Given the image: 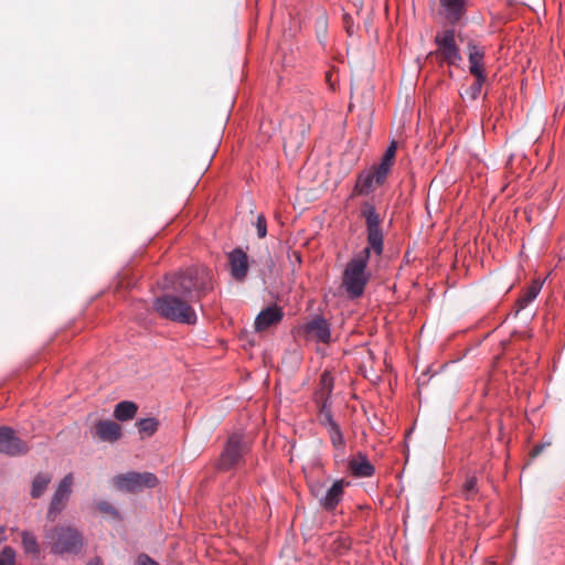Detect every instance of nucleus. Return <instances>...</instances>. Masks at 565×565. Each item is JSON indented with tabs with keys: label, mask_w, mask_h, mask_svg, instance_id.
Listing matches in <instances>:
<instances>
[{
	"label": "nucleus",
	"mask_w": 565,
	"mask_h": 565,
	"mask_svg": "<svg viewBox=\"0 0 565 565\" xmlns=\"http://www.w3.org/2000/svg\"><path fill=\"white\" fill-rule=\"evenodd\" d=\"M360 214L365 221L367 245L345 264L341 284L347 296L352 300L362 297L370 281L371 274L367 271V265L371 253L381 256L384 252L383 220L375 205L371 201L363 202Z\"/></svg>",
	"instance_id": "1"
},
{
	"label": "nucleus",
	"mask_w": 565,
	"mask_h": 565,
	"mask_svg": "<svg viewBox=\"0 0 565 565\" xmlns=\"http://www.w3.org/2000/svg\"><path fill=\"white\" fill-rule=\"evenodd\" d=\"M154 311L163 319L182 324H195L198 316L191 300L174 294H164L153 300Z\"/></svg>",
	"instance_id": "2"
},
{
	"label": "nucleus",
	"mask_w": 565,
	"mask_h": 565,
	"mask_svg": "<svg viewBox=\"0 0 565 565\" xmlns=\"http://www.w3.org/2000/svg\"><path fill=\"white\" fill-rule=\"evenodd\" d=\"M170 285L183 298L192 300L193 292L203 294L210 288L209 273L205 269L186 268L171 276Z\"/></svg>",
	"instance_id": "3"
},
{
	"label": "nucleus",
	"mask_w": 565,
	"mask_h": 565,
	"mask_svg": "<svg viewBox=\"0 0 565 565\" xmlns=\"http://www.w3.org/2000/svg\"><path fill=\"white\" fill-rule=\"evenodd\" d=\"M51 552L54 554H77L83 546L81 533L71 526H55L46 534Z\"/></svg>",
	"instance_id": "4"
},
{
	"label": "nucleus",
	"mask_w": 565,
	"mask_h": 565,
	"mask_svg": "<svg viewBox=\"0 0 565 565\" xmlns=\"http://www.w3.org/2000/svg\"><path fill=\"white\" fill-rule=\"evenodd\" d=\"M434 43L436 45L435 55L440 64L459 67L462 62V55L456 41L455 29H446L438 31L435 35Z\"/></svg>",
	"instance_id": "5"
},
{
	"label": "nucleus",
	"mask_w": 565,
	"mask_h": 565,
	"mask_svg": "<svg viewBox=\"0 0 565 565\" xmlns=\"http://www.w3.org/2000/svg\"><path fill=\"white\" fill-rule=\"evenodd\" d=\"M247 451L246 444L243 436L239 434H232L220 456L217 467L220 470L227 471L234 468L242 460L244 454Z\"/></svg>",
	"instance_id": "6"
},
{
	"label": "nucleus",
	"mask_w": 565,
	"mask_h": 565,
	"mask_svg": "<svg viewBox=\"0 0 565 565\" xmlns=\"http://www.w3.org/2000/svg\"><path fill=\"white\" fill-rule=\"evenodd\" d=\"M114 481L119 490L136 492L143 488H154L158 483V478L152 472L130 471L116 476Z\"/></svg>",
	"instance_id": "7"
},
{
	"label": "nucleus",
	"mask_w": 565,
	"mask_h": 565,
	"mask_svg": "<svg viewBox=\"0 0 565 565\" xmlns=\"http://www.w3.org/2000/svg\"><path fill=\"white\" fill-rule=\"evenodd\" d=\"M73 483L74 476L71 472L65 475L64 478L58 482L47 509L49 520L54 521L56 516L65 509L72 493Z\"/></svg>",
	"instance_id": "8"
},
{
	"label": "nucleus",
	"mask_w": 565,
	"mask_h": 565,
	"mask_svg": "<svg viewBox=\"0 0 565 565\" xmlns=\"http://www.w3.org/2000/svg\"><path fill=\"white\" fill-rule=\"evenodd\" d=\"M350 482L344 479L335 480L332 486L326 491V493L319 497L321 486L312 487L311 492L316 498H319L320 507L327 511L332 512L337 509L339 503L342 501L344 495V487L349 486Z\"/></svg>",
	"instance_id": "9"
},
{
	"label": "nucleus",
	"mask_w": 565,
	"mask_h": 565,
	"mask_svg": "<svg viewBox=\"0 0 565 565\" xmlns=\"http://www.w3.org/2000/svg\"><path fill=\"white\" fill-rule=\"evenodd\" d=\"M29 447L25 441L15 436L12 428L0 427V452L8 456H20L26 454Z\"/></svg>",
	"instance_id": "10"
},
{
	"label": "nucleus",
	"mask_w": 565,
	"mask_h": 565,
	"mask_svg": "<svg viewBox=\"0 0 565 565\" xmlns=\"http://www.w3.org/2000/svg\"><path fill=\"white\" fill-rule=\"evenodd\" d=\"M228 269L231 277L238 282H243L248 274L249 258L245 250L235 247L227 254Z\"/></svg>",
	"instance_id": "11"
},
{
	"label": "nucleus",
	"mask_w": 565,
	"mask_h": 565,
	"mask_svg": "<svg viewBox=\"0 0 565 565\" xmlns=\"http://www.w3.org/2000/svg\"><path fill=\"white\" fill-rule=\"evenodd\" d=\"M307 339L328 344L331 341L330 323L322 316H316L301 328Z\"/></svg>",
	"instance_id": "12"
},
{
	"label": "nucleus",
	"mask_w": 565,
	"mask_h": 565,
	"mask_svg": "<svg viewBox=\"0 0 565 565\" xmlns=\"http://www.w3.org/2000/svg\"><path fill=\"white\" fill-rule=\"evenodd\" d=\"M385 180V178L380 179V174L373 168L364 170L358 174L351 196L369 195L377 186L384 184Z\"/></svg>",
	"instance_id": "13"
},
{
	"label": "nucleus",
	"mask_w": 565,
	"mask_h": 565,
	"mask_svg": "<svg viewBox=\"0 0 565 565\" xmlns=\"http://www.w3.org/2000/svg\"><path fill=\"white\" fill-rule=\"evenodd\" d=\"M467 53L469 62V73L473 77H481V75H487L484 68V47L471 40L467 43Z\"/></svg>",
	"instance_id": "14"
},
{
	"label": "nucleus",
	"mask_w": 565,
	"mask_h": 565,
	"mask_svg": "<svg viewBox=\"0 0 565 565\" xmlns=\"http://www.w3.org/2000/svg\"><path fill=\"white\" fill-rule=\"evenodd\" d=\"M95 435L102 441L115 443L120 439L122 431L120 425L116 422L102 419L95 425Z\"/></svg>",
	"instance_id": "15"
},
{
	"label": "nucleus",
	"mask_w": 565,
	"mask_h": 565,
	"mask_svg": "<svg viewBox=\"0 0 565 565\" xmlns=\"http://www.w3.org/2000/svg\"><path fill=\"white\" fill-rule=\"evenodd\" d=\"M348 467L351 473L358 478H370L375 473L374 466L369 461L367 456L362 451H359L353 458L349 460Z\"/></svg>",
	"instance_id": "16"
},
{
	"label": "nucleus",
	"mask_w": 565,
	"mask_h": 565,
	"mask_svg": "<svg viewBox=\"0 0 565 565\" xmlns=\"http://www.w3.org/2000/svg\"><path fill=\"white\" fill-rule=\"evenodd\" d=\"M282 310L277 306H270L262 310L255 319V328L263 331L281 321Z\"/></svg>",
	"instance_id": "17"
},
{
	"label": "nucleus",
	"mask_w": 565,
	"mask_h": 565,
	"mask_svg": "<svg viewBox=\"0 0 565 565\" xmlns=\"http://www.w3.org/2000/svg\"><path fill=\"white\" fill-rule=\"evenodd\" d=\"M543 282L539 279L533 280L515 301V315L524 310L539 296Z\"/></svg>",
	"instance_id": "18"
},
{
	"label": "nucleus",
	"mask_w": 565,
	"mask_h": 565,
	"mask_svg": "<svg viewBox=\"0 0 565 565\" xmlns=\"http://www.w3.org/2000/svg\"><path fill=\"white\" fill-rule=\"evenodd\" d=\"M445 15L452 24L462 19L466 13V0H440Z\"/></svg>",
	"instance_id": "19"
},
{
	"label": "nucleus",
	"mask_w": 565,
	"mask_h": 565,
	"mask_svg": "<svg viewBox=\"0 0 565 565\" xmlns=\"http://www.w3.org/2000/svg\"><path fill=\"white\" fill-rule=\"evenodd\" d=\"M328 431V435H329V438H330V443L334 449V460L335 461H343L344 458H345V447H347V441L344 439V435H343V431L341 429V427H337V428H332L330 430H327Z\"/></svg>",
	"instance_id": "20"
},
{
	"label": "nucleus",
	"mask_w": 565,
	"mask_h": 565,
	"mask_svg": "<svg viewBox=\"0 0 565 565\" xmlns=\"http://www.w3.org/2000/svg\"><path fill=\"white\" fill-rule=\"evenodd\" d=\"M52 481V475L47 472H40L38 473L33 480L31 486V497L33 499H39L43 495L45 490L47 489L49 484Z\"/></svg>",
	"instance_id": "21"
},
{
	"label": "nucleus",
	"mask_w": 565,
	"mask_h": 565,
	"mask_svg": "<svg viewBox=\"0 0 565 565\" xmlns=\"http://www.w3.org/2000/svg\"><path fill=\"white\" fill-rule=\"evenodd\" d=\"M138 411L136 403L130 401H122L115 406L114 416L116 419L125 422L134 418Z\"/></svg>",
	"instance_id": "22"
},
{
	"label": "nucleus",
	"mask_w": 565,
	"mask_h": 565,
	"mask_svg": "<svg viewBox=\"0 0 565 565\" xmlns=\"http://www.w3.org/2000/svg\"><path fill=\"white\" fill-rule=\"evenodd\" d=\"M292 124L295 126H297V131H296L295 136L292 137L294 145L296 147H300L302 145V142H303V139H305L306 135L310 130V124L305 121V119L301 116L294 117L292 118Z\"/></svg>",
	"instance_id": "23"
},
{
	"label": "nucleus",
	"mask_w": 565,
	"mask_h": 565,
	"mask_svg": "<svg viewBox=\"0 0 565 565\" xmlns=\"http://www.w3.org/2000/svg\"><path fill=\"white\" fill-rule=\"evenodd\" d=\"M21 537L24 552L38 557L40 555V545L35 535L29 531H23Z\"/></svg>",
	"instance_id": "24"
},
{
	"label": "nucleus",
	"mask_w": 565,
	"mask_h": 565,
	"mask_svg": "<svg viewBox=\"0 0 565 565\" xmlns=\"http://www.w3.org/2000/svg\"><path fill=\"white\" fill-rule=\"evenodd\" d=\"M136 425L142 437H150L158 430L159 422L154 417H148L138 420Z\"/></svg>",
	"instance_id": "25"
},
{
	"label": "nucleus",
	"mask_w": 565,
	"mask_h": 565,
	"mask_svg": "<svg viewBox=\"0 0 565 565\" xmlns=\"http://www.w3.org/2000/svg\"><path fill=\"white\" fill-rule=\"evenodd\" d=\"M478 479L476 476H468L462 484L461 494L465 500H473L478 494Z\"/></svg>",
	"instance_id": "26"
},
{
	"label": "nucleus",
	"mask_w": 565,
	"mask_h": 565,
	"mask_svg": "<svg viewBox=\"0 0 565 565\" xmlns=\"http://www.w3.org/2000/svg\"><path fill=\"white\" fill-rule=\"evenodd\" d=\"M487 81V75H481V77H475V82L471 84V86L467 89V95L471 99H477L479 95L481 94V89L483 84Z\"/></svg>",
	"instance_id": "27"
},
{
	"label": "nucleus",
	"mask_w": 565,
	"mask_h": 565,
	"mask_svg": "<svg viewBox=\"0 0 565 565\" xmlns=\"http://www.w3.org/2000/svg\"><path fill=\"white\" fill-rule=\"evenodd\" d=\"M393 164H394L393 160L383 156L381 159V162L377 166H374L373 169H375L377 171V174H380V179H382V178L386 179Z\"/></svg>",
	"instance_id": "28"
},
{
	"label": "nucleus",
	"mask_w": 565,
	"mask_h": 565,
	"mask_svg": "<svg viewBox=\"0 0 565 565\" xmlns=\"http://www.w3.org/2000/svg\"><path fill=\"white\" fill-rule=\"evenodd\" d=\"M15 551L11 546H4L0 552V565H14Z\"/></svg>",
	"instance_id": "29"
},
{
	"label": "nucleus",
	"mask_w": 565,
	"mask_h": 565,
	"mask_svg": "<svg viewBox=\"0 0 565 565\" xmlns=\"http://www.w3.org/2000/svg\"><path fill=\"white\" fill-rule=\"evenodd\" d=\"M255 225H256L257 236L259 238H264L267 234V222L263 214L257 216Z\"/></svg>",
	"instance_id": "30"
},
{
	"label": "nucleus",
	"mask_w": 565,
	"mask_h": 565,
	"mask_svg": "<svg viewBox=\"0 0 565 565\" xmlns=\"http://www.w3.org/2000/svg\"><path fill=\"white\" fill-rule=\"evenodd\" d=\"M321 425L327 429L330 430L333 427H339V424L334 420L332 413L331 414H324L319 416Z\"/></svg>",
	"instance_id": "31"
},
{
	"label": "nucleus",
	"mask_w": 565,
	"mask_h": 565,
	"mask_svg": "<svg viewBox=\"0 0 565 565\" xmlns=\"http://www.w3.org/2000/svg\"><path fill=\"white\" fill-rule=\"evenodd\" d=\"M97 509L100 512L109 513V514H113V515H117V511L107 501H99V502H97Z\"/></svg>",
	"instance_id": "32"
},
{
	"label": "nucleus",
	"mask_w": 565,
	"mask_h": 565,
	"mask_svg": "<svg viewBox=\"0 0 565 565\" xmlns=\"http://www.w3.org/2000/svg\"><path fill=\"white\" fill-rule=\"evenodd\" d=\"M136 565H159V564L154 559H152L149 555L142 553L137 557Z\"/></svg>",
	"instance_id": "33"
},
{
	"label": "nucleus",
	"mask_w": 565,
	"mask_h": 565,
	"mask_svg": "<svg viewBox=\"0 0 565 565\" xmlns=\"http://www.w3.org/2000/svg\"><path fill=\"white\" fill-rule=\"evenodd\" d=\"M396 149H397V142L395 140H392L383 156H385L386 158H390L391 160L394 161L395 156H396Z\"/></svg>",
	"instance_id": "34"
},
{
	"label": "nucleus",
	"mask_w": 565,
	"mask_h": 565,
	"mask_svg": "<svg viewBox=\"0 0 565 565\" xmlns=\"http://www.w3.org/2000/svg\"><path fill=\"white\" fill-rule=\"evenodd\" d=\"M331 413L332 412H331V408H330V405H329V397H327L323 401V403H322V405L320 407L319 416L324 415V414H331Z\"/></svg>",
	"instance_id": "35"
},
{
	"label": "nucleus",
	"mask_w": 565,
	"mask_h": 565,
	"mask_svg": "<svg viewBox=\"0 0 565 565\" xmlns=\"http://www.w3.org/2000/svg\"><path fill=\"white\" fill-rule=\"evenodd\" d=\"M321 384L327 387V390L329 391V393L331 392V388H332V384H331V380L328 375L327 372H324L322 375H321Z\"/></svg>",
	"instance_id": "36"
},
{
	"label": "nucleus",
	"mask_w": 565,
	"mask_h": 565,
	"mask_svg": "<svg viewBox=\"0 0 565 565\" xmlns=\"http://www.w3.org/2000/svg\"><path fill=\"white\" fill-rule=\"evenodd\" d=\"M87 565H103V563H102L100 558L96 557V558L89 561Z\"/></svg>",
	"instance_id": "37"
},
{
	"label": "nucleus",
	"mask_w": 565,
	"mask_h": 565,
	"mask_svg": "<svg viewBox=\"0 0 565 565\" xmlns=\"http://www.w3.org/2000/svg\"><path fill=\"white\" fill-rule=\"evenodd\" d=\"M542 450V446H535L533 449V455L536 456Z\"/></svg>",
	"instance_id": "38"
},
{
	"label": "nucleus",
	"mask_w": 565,
	"mask_h": 565,
	"mask_svg": "<svg viewBox=\"0 0 565 565\" xmlns=\"http://www.w3.org/2000/svg\"><path fill=\"white\" fill-rule=\"evenodd\" d=\"M3 533H4V529L0 527V542L6 540V536H3Z\"/></svg>",
	"instance_id": "39"
}]
</instances>
